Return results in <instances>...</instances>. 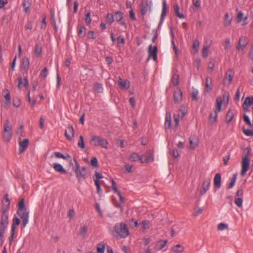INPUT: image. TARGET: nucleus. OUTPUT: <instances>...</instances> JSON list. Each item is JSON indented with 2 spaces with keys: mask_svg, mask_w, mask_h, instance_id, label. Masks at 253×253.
Returning <instances> with one entry per match:
<instances>
[{
  "mask_svg": "<svg viewBox=\"0 0 253 253\" xmlns=\"http://www.w3.org/2000/svg\"><path fill=\"white\" fill-rule=\"evenodd\" d=\"M17 213L22 219V226L25 227L29 222V211L25 206L24 199H22L18 203Z\"/></svg>",
  "mask_w": 253,
  "mask_h": 253,
  "instance_id": "nucleus-1",
  "label": "nucleus"
},
{
  "mask_svg": "<svg viewBox=\"0 0 253 253\" xmlns=\"http://www.w3.org/2000/svg\"><path fill=\"white\" fill-rule=\"evenodd\" d=\"M244 120L247 125H248L250 126H251L252 124L250 119L249 117L246 114H244Z\"/></svg>",
  "mask_w": 253,
  "mask_h": 253,
  "instance_id": "nucleus-63",
  "label": "nucleus"
},
{
  "mask_svg": "<svg viewBox=\"0 0 253 253\" xmlns=\"http://www.w3.org/2000/svg\"><path fill=\"white\" fill-rule=\"evenodd\" d=\"M174 10L175 15L180 18H183L184 16L182 13L179 12V7L177 3H175L174 5Z\"/></svg>",
  "mask_w": 253,
  "mask_h": 253,
  "instance_id": "nucleus-29",
  "label": "nucleus"
},
{
  "mask_svg": "<svg viewBox=\"0 0 253 253\" xmlns=\"http://www.w3.org/2000/svg\"><path fill=\"white\" fill-rule=\"evenodd\" d=\"M3 95L5 99V100L10 101V95L9 90L5 88L2 91Z\"/></svg>",
  "mask_w": 253,
  "mask_h": 253,
  "instance_id": "nucleus-39",
  "label": "nucleus"
},
{
  "mask_svg": "<svg viewBox=\"0 0 253 253\" xmlns=\"http://www.w3.org/2000/svg\"><path fill=\"white\" fill-rule=\"evenodd\" d=\"M95 182V184L96 186V188H97V192L98 194H100L102 193V190H101V187H100V183H99V181H96V182Z\"/></svg>",
  "mask_w": 253,
  "mask_h": 253,
  "instance_id": "nucleus-62",
  "label": "nucleus"
},
{
  "mask_svg": "<svg viewBox=\"0 0 253 253\" xmlns=\"http://www.w3.org/2000/svg\"><path fill=\"white\" fill-rule=\"evenodd\" d=\"M2 137L4 141L9 142L12 137V132H3Z\"/></svg>",
  "mask_w": 253,
  "mask_h": 253,
  "instance_id": "nucleus-28",
  "label": "nucleus"
},
{
  "mask_svg": "<svg viewBox=\"0 0 253 253\" xmlns=\"http://www.w3.org/2000/svg\"><path fill=\"white\" fill-rule=\"evenodd\" d=\"M216 109L214 110V121L216 119L217 117V112H220L221 111V107L222 105V100L220 98H217L216 100Z\"/></svg>",
  "mask_w": 253,
  "mask_h": 253,
  "instance_id": "nucleus-18",
  "label": "nucleus"
},
{
  "mask_svg": "<svg viewBox=\"0 0 253 253\" xmlns=\"http://www.w3.org/2000/svg\"><path fill=\"white\" fill-rule=\"evenodd\" d=\"M144 155L146 158H147L148 162H152L154 161V158L152 152L150 151H148Z\"/></svg>",
  "mask_w": 253,
  "mask_h": 253,
  "instance_id": "nucleus-33",
  "label": "nucleus"
},
{
  "mask_svg": "<svg viewBox=\"0 0 253 253\" xmlns=\"http://www.w3.org/2000/svg\"><path fill=\"white\" fill-rule=\"evenodd\" d=\"M87 37L89 39H94L95 38L94 32L93 31H88L87 33Z\"/></svg>",
  "mask_w": 253,
  "mask_h": 253,
  "instance_id": "nucleus-59",
  "label": "nucleus"
},
{
  "mask_svg": "<svg viewBox=\"0 0 253 253\" xmlns=\"http://www.w3.org/2000/svg\"><path fill=\"white\" fill-rule=\"evenodd\" d=\"M115 18L117 21H120L124 18V13L121 11H118L115 13Z\"/></svg>",
  "mask_w": 253,
  "mask_h": 253,
  "instance_id": "nucleus-40",
  "label": "nucleus"
},
{
  "mask_svg": "<svg viewBox=\"0 0 253 253\" xmlns=\"http://www.w3.org/2000/svg\"><path fill=\"white\" fill-rule=\"evenodd\" d=\"M184 247L179 244L173 247L172 250L175 253H181L184 251Z\"/></svg>",
  "mask_w": 253,
  "mask_h": 253,
  "instance_id": "nucleus-34",
  "label": "nucleus"
},
{
  "mask_svg": "<svg viewBox=\"0 0 253 253\" xmlns=\"http://www.w3.org/2000/svg\"><path fill=\"white\" fill-rule=\"evenodd\" d=\"M149 221L148 220H144L142 222V228L143 230H145L146 229L149 228Z\"/></svg>",
  "mask_w": 253,
  "mask_h": 253,
  "instance_id": "nucleus-57",
  "label": "nucleus"
},
{
  "mask_svg": "<svg viewBox=\"0 0 253 253\" xmlns=\"http://www.w3.org/2000/svg\"><path fill=\"white\" fill-rule=\"evenodd\" d=\"M54 155L55 157H56L57 158H62L64 160H68L71 158V157L70 155H67V156H65L59 152H54Z\"/></svg>",
  "mask_w": 253,
  "mask_h": 253,
  "instance_id": "nucleus-30",
  "label": "nucleus"
},
{
  "mask_svg": "<svg viewBox=\"0 0 253 253\" xmlns=\"http://www.w3.org/2000/svg\"><path fill=\"white\" fill-rule=\"evenodd\" d=\"M114 231L120 238H125L128 235V228L125 223L116 224L114 226Z\"/></svg>",
  "mask_w": 253,
  "mask_h": 253,
  "instance_id": "nucleus-3",
  "label": "nucleus"
},
{
  "mask_svg": "<svg viewBox=\"0 0 253 253\" xmlns=\"http://www.w3.org/2000/svg\"><path fill=\"white\" fill-rule=\"evenodd\" d=\"M22 5L24 8V11L25 12H27L30 7L29 2L26 1V0L23 1L22 3Z\"/></svg>",
  "mask_w": 253,
  "mask_h": 253,
  "instance_id": "nucleus-53",
  "label": "nucleus"
},
{
  "mask_svg": "<svg viewBox=\"0 0 253 253\" xmlns=\"http://www.w3.org/2000/svg\"><path fill=\"white\" fill-rule=\"evenodd\" d=\"M95 208L96 210L97 211V212L98 213L100 217H102L103 214H102V211L100 210V206H99V204H98V203L95 204Z\"/></svg>",
  "mask_w": 253,
  "mask_h": 253,
  "instance_id": "nucleus-61",
  "label": "nucleus"
},
{
  "mask_svg": "<svg viewBox=\"0 0 253 253\" xmlns=\"http://www.w3.org/2000/svg\"><path fill=\"white\" fill-rule=\"evenodd\" d=\"M85 22L86 25L89 24L91 22L90 13L89 12L85 14Z\"/></svg>",
  "mask_w": 253,
  "mask_h": 253,
  "instance_id": "nucleus-56",
  "label": "nucleus"
},
{
  "mask_svg": "<svg viewBox=\"0 0 253 253\" xmlns=\"http://www.w3.org/2000/svg\"><path fill=\"white\" fill-rule=\"evenodd\" d=\"M87 227L86 225H84L80 229V235L82 237H84L87 231Z\"/></svg>",
  "mask_w": 253,
  "mask_h": 253,
  "instance_id": "nucleus-50",
  "label": "nucleus"
},
{
  "mask_svg": "<svg viewBox=\"0 0 253 253\" xmlns=\"http://www.w3.org/2000/svg\"><path fill=\"white\" fill-rule=\"evenodd\" d=\"M139 156L137 153H133L130 155L129 160L131 162H134L139 160Z\"/></svg>",
  "mask_w": 253,
  "mask_h": 253,
  "instance_id": "nucleus-37",
  "label": "nucleus"
},
{
  "mask_svg": "<svg viewBox=\"0 0 253 253\" xmlns=\"http://www.w3.org/2000/svg\"><path fill=\"white\" fill-rule=\"evenodd\" d=\"M167 243V240H160L157 242L156 245V248L157 250H161L163 249Z\"/></svg>",
  "mask_w": 253,
  "mask_h": 253,
  "instance_id": "nucleus-25",
  "label": "nucleus"
},
{
  "mask_svg": "<svg viewBox=\"0 0 253 253\" xmlns=\"http://www.w3.org/2000/svg\"><path fill=\"white\" fill-rule=\"evenodd\" d=\"M29 144V140L25 139L22 141L19 142V154H21L26 150Z\"/></svg>",
  "mask_w": 253,
  "mask_h": 253,
  "instance_id": "nucleus-15",
  "label": "nucleus"
},
{
  "mask_svg": "<svg viewBox=\"0 0 253 253\" xmlns=\"http://www.w3.org/2000/svg\"><path fill=\"white\" fill-rule=\"evenodd\" d=\"M178 78H179L178 75H177V74H174L173 75L172 79H171V81H172V84L174 85H177L178 84Z\"/></svg>",
  "mask_w": 253,
  "mask_h": 253,
  "instance_id": "nucleus-46",
  "label": "nucleus"
},
{
  "mask_svg": "<svg viewBox=\"0 0 253 253\" xmlns=\"http://www.w3.org/2000/svg\"><path fill=\"white\" fill-rule=\"evenodd\" d=\"M251 148L247 147L246 149L245 152H244V155L242 157V169L241 171V175L244 176L250 167V155L251 153Z\"/></svg>",
  "mask_w": 253,
  "mask_h": 253,
  "instance_id": "nucleus-2",
  "label": "nucleus"
},
{
  "mask_svg": "<svg viewBox=\"0 0 253 253\" xmlns=\"http://www.w3.org/2000/svg\"><path fill=\"white\" fill-rule=\"evenodd\" d=\"M52 167L56 172L60 174H65L67 172L61 164L55 163L53 165Z\"/></svg>",
  "mask_w": 253,
  "mask_h": 253,
  "instance_id": "nucleus-19",
  "label": "nucleus"
},
{
  "mask_svg": "<svg viewBox=\"0 0 253 253\" xmlns=\"http://www.w3.org/2000/svg\"><path fill=\"white\" fill-rule=\"evenodd\" d=\"M48 70L46 67H44L40 73V76L43 78H45L47 76Z\"/></svg>",
  "mask_w": 253,
  "mask_h": 253,
  "instance_id": "nucleus-55",
  "label": "nucleus"
},
{
  "mask_svg": "<svg viewBox=\"0 0 253 253\" xmlns=\"http://www.w3.org/2000/svg\"><path fill=\"white\" fill-rule=\"evenodd\" d=\"M106 244L104 242L99 243L97 246V253H104Z\"/></svg>",
  "mask_w": 253,
  "mask_h": 253,
  "instance_id": "nucleus-26",
  "label": "nucleus"
},
{
  "mask_svg": "<svg viewBox=\"0 0 253 253\" xmlns=\"http://www.w3.org/2000/svg\"><path fill=\"white\" fill-rule=\"evenodd\" d=\"M200 45V42L198 40H196L194 41L193 43V48L194 49L195 52H197L198 50V48Z\"/></svg>",
  "mask_w": 253,
  "mask_h": 253,
  "instance_id": "nucleus-47",
  "label": "nucleus"
},
{
  "mask_svg": "<svg viewBox=\"0 0 253 253\" xmlns=\"http://www.w3.org/2000/svg\"><path fill=\"white\" fill-rule=\"evenodd\" d=\"M151 10V3L148 0H143L140 5V12L144 16L147 12Z\"/></svg>",
  "mask_w": 253,
  "mask_h": 253,
  "instance_id": "nucleus-7",
  "label": "nucleus"
},
{
  "mask_svg": "<svg viewBox=\"0 0 253 253\" xmlns=\"http://www.w3.org/2000/svg\"><path fill=\"white\" fill-rule=\"evenodd\" d=\"M171 126V117L170 114L167 113L165 118V127L166 129H168Z\"/></svg>",
  "mask_w": 253,
  "mask_h": 253,
  "instance_id": "nucleus-21",
  "label": "nucleus"
},
{
  "mask_svg": "<svg viewBox=\"0 0 253 253\" xmlns=\"http://www.w3.org/2000/svg\"><path fill=\"white\" fill-rule=\"evenodd\" d=\"M213 184L216 188L219 189L221 186V175L219 173L215 174L213 178Z\"/></svg>",
  "mask_w": 253,
  "mask_h": 253,
  "instance_id": "nucleus-17",
  "label": "nucleus"
},
{
  "mask_svg": "<svg viewBox=\"0 0 253 253\" xmlns=\"http://www.w3.org/2000/svg\"><path fill=\"white\" fill-rule=\"evenodd\" d=\"M91 143L94 146H101L107 148L108 143L107 141L103 138L97 135H92L91 137Z\"/></svg>",
  "mask_w": 253,
  "mask_h": 253,
  "instance_id": "nucleus-4",
  "label": "nucleus"
},
{
  "mask_svg": "<svg viewBox=\"0 0 253 253\" xmlns=\"http://www.w3.org/2000/svg\"><path fill=\"white\" fill-rule=\"evenodd\" d=\"M8 223V215L3 213L1 215L0 222V244L2 242V238L5 230Z\"/></svg>",
  "mask_w": 253,
  "mask_h": 253,
  "instance_id": "nucleus-5",
  "label": "nucleus"
},
{
  "mask_svg": "<svg viewBox=\"0 0 253 253\" xmlns=\"http://www.w3.org/2000/svg\"><path fill=\"white\" fill-rule=\"evenodd\" d=\"M244 133L247 136H253V130L251 129H246L244 127L242 128Z\"/></svg>",
  "mask_w": 253,
  "mask_h": 253,
  "instance_id": "nucleus-51",
  "label": "nucleus"
},
{
  "mask_svg": "<svg viewBox=\"0 0 253 253\" xmlns=\"http://www.w3.org/2000/svg\"><path fill=\"white\" fill-rule=\"evenodd\" d=\"M237 173H235L233 175V176L231 179V181L229 183L228 186H227L228 189H231L234 187L235 183L236 182V179H237Z\"/></svg>",
  "mask_w": 253,
  "mask_h": 253,
  "instance_id": "nucleus-27",
  "label": "nucleus"
},
{
  "mask_svg": "<svg viewBox=\"0 0 253 253\" xmlns=\"http://www.w3.org/2000/svg\"><path fill=\"white\" fill-rule=\"evenodd\" d=\"M208 47L204 46L202 50V54L204 58H207L208 56Z\"/></svg>",
  "mask_w": 253,
  "mask_h": 253,
  "instance_id": "nucleus-52",
  "label": "nucleus"
},
{
  "mask_svg": "<svg viewBox=\"0 0 253 253\" xmlns=\"http://www.w3.org/2000/svg\"><path fill=\"white\" fill-rule=\"evenodd\" d=\"M93 89L97 93H102L103 90L102 84L100 83H95L93 86Z\"/></svg>",
  "mask_w": 253,
  "mask_h": 253,
  "instance_id": "nucleus-24",
  "label": "nucleus"
},
{
  "mask_svg": "<svg viewBox=\"0 0 253 253\" xmlns=\"http://www.w3.org/2000/svg\"><path fill=\"white\" fill-rule=\"evenodd\" d=\"M231 19L229 17L228 14L227 13L225 15L224 25L227 27L231 23Z\"/></svg>",
  "mask_w": 253,
  "mask_h": 253,
  "instance_id": "nucleus-42",
  "label": "nucleus"
},
{
  "mask_svg": "<svg viewBox=\"0 0 253 253\" xmlns=\"http://www.w3.org/2000/svg\"><path fill=\"white\" fill-rule=\"evenodd\" d=\"M3 132H12V126L8 120H6L4 123Z\"/></svg>",
  "mask_w": 253,
  "mask_h": 253,
  "instance_id": "nucleus-23",
  "label": "nucleus"
},
{
  "mask_svg": "<svg viewBox=\"0 0 253 253\" xmlns=\"http://www.w3.org/2000/svg\"><path fill=\"white\" fill-rule=\"evenodd\" d=\"M211 185V181L209 179H206L204 180L202 184V189L200 191L199 194L200 195H203L208 190Z\"/></svg>",
  "mask_w": 253,
  "mask_h": 253,
  "instance_id": "nucleus-13",
  "label": "nucleus"
},
{
  "mask_svg": "<svg viewBox=\"0 0 253 253\" xmlns=\"http://www.w3.org/2000/svg\"><path fill=\"white\" fill-rule=\"evenodd\" d=\"M157 51L158 48L157 46H152V45H150L148 47V59L152 58L154 61L157 60Z\"/></svg>",
  "mask_w": 253,
  "mask_h": 253,
  "instance_id": "nucleus-9",
  "label": "nucleus"
},
{
  "mask_svg": "<svg viewBox=\"0 0 253 253\" xmlns=\"http://www.w3.org/2000/svg\"><path fill=\"white\" fill-rule=\"evenodd\" d=\"M209 82L210 84L211 83V79L210 78L207 77L206 80V87L208 92L211 90V88L209 86Z\"/></svg>",
  "mask_w": 253,
  "mask_h": 253,
  "instance_id": "nucleus-43",
  "label": "nucleus"
},
{
  "mask_svg": "<svg viewBox=\"0 0 253 253\" xmlns=\"http://www.w3.org/2000/svg\"><path fill=\"white\" fill-rule=\"evenodd\" d=\"M74 133L75 131L73 126L69 125L65 130V136L68 140L71 141L74 136Z\"/></svg>",
  "mask_w": 253,
  "mask_h": 253,
  "instance_id": "nucleus-11",
  "label": "nucleus"
},
{
  "mask_svg": "<svg viewBox=\"0 0 253 253\" xmlns=\"http://www.w3.org/2000/svg\"><path fill=\"white\" fill-rule=\"evenodd\" d=\"M42 48L38 44H36L35 47V52L37 54V56H39L42 53Z\"/></svg>",
  "mask_w": 253,
  "mask_h": 253,
  "instance_id": "nucleus-45",
  "label": "nucleus"
},
{
  "mask_svg": "<svg viewBox=\"0 0 253 253\" xmlns=\"http://www.w3.org/2000/svg\"><path fill=\"white\" fill-rule=\"evenodd\" d=\"M29 66V60L27 57H25L22 59V66L23 69L27 70Z\"/></svg>",
  "mask_w": 253,
  "mask_h": 253,
  "instance_id": "nucleus-31",
  "label": "nucleus"
},
{
  "mask_svg": "<svg viewBox=\"0 0 253 253\" xmlns=\"http://www.w3.org/2000/svg\"><path fill=\"white\" fill-rule=\"evenodd\" d=\"M107 21L110 24H112L114 21V16L113 14L108 13L107 15Z\"/></svg>",
  "mask_w": 253,
  "mask_h": 253,
  "instance_id": "nucleus-49",
  "label": "nucleus"
},
{
  "mask_svg": "<svg viewBox=\"0 0 253 253\" xmlns=\"http://www.w3.org/2000/svg\"><path fill=\"white\" fill-rule=\"evenodd\" d=\"M78 146L79 147H80L82 149H84L85 147L84 141V137L82 135L80 136V140L79 141V142L78 143Z\"/></svg>",
  "mask_w": 253,
  "mask_h": 253,
  "instance_id": "nucleus-44",
  "label": "nucleus"
},
{
  "mask_svg": "<svg viewBox=\"0 0 253 253\" xmlns=\"http://www.w3.org/2000/svg\"><path fill=\"white\" fill-rule=\"evenodd\" d=\"M20 222V220L17 217L15 216L13 218V222L11 226V230L12 231H15L16 225H18Z\"/></svg>",
  "mask_w": 253,
  "mask_h": 253,
  "instance_id": "nucleus-32",
  "label": "nucleus"
},
{
  "mask_svg": "<svg viewBox=\"0 0 253 253\" xmlns=\"http://www.w3.org/2000/svg\"><path fill=\"white\" fill-rule=\"evenodd\" d=\"M251 105V99L250 97H246L245 102L243 104V107L244 109L248 108L249 106Z\"/></svg>",
  "mask_w": 253,
  "mask_h": 253,
  "instance_id": "nucleus-41",
  "label": "nucleus"
},
{
  "mask_svg": "<svg viewBox=\"0 0 253 253\" xmlns=\"http://www.w3.org/2000/svg\"><path fill=\"white\" fill-rule=\"evenodd\" d=\"M182 92L179 89L176 88L173 92V100L175 103L178 104L182 99Z\"/></svg>",
  "mask_w": 253,
  "mask_h": 253,
  "instance_id": "nucleus-14",
  "label": "nucleus"
},
{
  "mask_svg": "<svg viewBox=\"0 0 253 253\" xmlns=\"http://www.w3.org/2000/svg\"><path fill=\"white\" fill-rule=\"evenodd\" d=\"M86 33V28L83 26H79L78 27V35L80 37L83 38Z\"/></svg>",
  "mask_w": 253,
  "mask_h": 253,
  "instance_id": "nucleus-22",
  "label": "nucleus"
},
{
  "mask_svg": "<svg viewBox=\"0 0 253 253\" xmlns=\"http://www.w3.org/2000/svg\"><path fill=\"white\" fill-rule=\"evenodd\" d=\"M187 112V108L184 105H181L180 106L177 115H176L177 116H178L180 118H182L184 116L185 114Z\"/></svg>",
  "mask_w": 253,
  "mask_h": 253,
  "instance_id": "nucleus-20",
  "label": "nucleus"
},
{
  "mask_svg": "<svg viewBox=\"0 0 253 253\" xmlns=\"http://www.w3.org/2000/svg\"><path fill=\"white\" fill-rule=\"evenodd\" d=\"M118 85L121 89H127L129 87L130 83L127 80L123 81L122 79L119 77L118 80Z\"/></svg>",
  "mask_w": 253,
  "mask_h": 253,
  "instance_id": "nucleus-16",
  "label": "nucleus"
},
{
  "mask_svg": "<svg viewBox=\"0 0 253 253\" xmlns=\"http://www.w3.org/2000/svg\"><path fill=\"white\" fill-rule=\"evenodd\" d=\"M198 90L196 88H193L191 97L192 99L195 101H197L198 99Z\"/></svg>",
  "mask_w": 253,
  "mask_h": 253,
  "instance_id": "nucleus-38",
  "label": "nucleus"
},
{
  "mask_svg": "<svg viewBox=\"0 0 253 253\" xmlns=\"http://www.w3.org/2000/svg\"><path fill=\"white\" fill-rule=\"evenodd\" d=\"M228 228V225L224 223H220L218 225L217 229L219 231H222Z\"/></svg>",
  "mask_w": 253,
  "mask_h": 253,
  "instance_id": "nucleus-48",
  "label": "nucleus"
},
{
  "mask_svg": "<svg viewBox=\"0 0 253 253\" xmlns=\"http://www.w3.org/2000/svg\"><path fill=\"white\" fill-rule=\"evenodd\" d=\"M162 5H163L162 11V13L161 15V18H160V21H159V23L158 24V28H160L161 27V25H162V24L164 21L165 16L166 15L167 11L168 9V7L167 6V2H166V0H164L163 1Z\"/></svg>",
  "mask_w": 253,
  "mask_h": 253,
  "instance_id": "nucleus-8",
  "label": "nucleus"
},
{
  "mask_svg": "<svg viewBox=\"0 0 253 253\" xmlns=\"http://www.w3.org/2000/svg\"><path fill=\"white\" fill-rule=\"evenodd\" d=\"M234 113L232 111L229 110L226 116V121L227 123L230 122L234 117Z\"/></svg>",
  "mask_w": 253,
  "mask_h": 253,
  "instance_id": "nucleus-35",
  "label": "nucleus"
},
{
  "mask_svg": "<svg viewBox=\"0 0 253 253\" xmlns=\"http://www.w3.org/2000/svg\"><path fill=\"white\" fill-rule=\"evenodd\" d=\"M10 205V200L8 199V195L7 194H5L4 195V200L2 201V215L3 214V213H5V214L7 215L6 213L7 210L8 208H9Z\"/></svg>",
  "mask_w": 253,
  "mask_h": 253,
  "instance_id": "nucleus-10",
  "label": "nucleus"
},
{
  "mask_svg": "<svg viewBox=\"0 0 253 253\" xmlns=\"http://www.w3.org/2000/svg\"><path fill=\"white\" fill-rule=\"evenodd\" d=\"M95 178L94 179V182L99 181V179H101L103 177L102 174L97 172H95Z\"/></svg>",
  "mask_w": 253,
  "mask_h": 253,
  "instance_id": "nucleus-60",
  "label": "nucleus"
},
{
  "mask_svg": "<svg viewBox=\"0 0 253 253\" xmlns=\"http://www.w3.org/2000/svg\"><path fill=\"white\" fill-rule=\"evenodd\" d=\"M203 209L201 208H198L195 210V211L193 212V215L194 216H197L198 214H200L203 212Z\"/></svg>",
  "mask_w": 253,
  "mask_h": 253,
  "instance_id": "nucleus-64",
  "label": "nucleus"
},
{
  "mask_svg": "<svg viewBox=\"0 0 253 253\" xmlns=\"http://www.w3.org/2000/svg\"><path fill=\"white\" fill-rule=\"evenodd\" d=\"M249 42V40L246 37H242L240 38L236 49L239 50L241 48H244Z\"/></svg>",
  "mask_w": 253,
  "mask_h": 253,
  "instance_id": "nucleus-12",
  "label": "nucleus"
},
{
  "mask_svg": "<svg viewBox=\"0 0 253 253\" xmlns=\"http://www.w3.org/2000/svg\"><path fill=\"white\" fill-rule=\"evenodd\" d=\"M243 199L241 198H237L235 200V204L239 207H241L242 206Z\"/></svg>",
  "mask_w": 253,
  "mask_h": 253,
  "instance_id": "nucleus-54",
  "label": "nucleus"
},
{
  "mask_svg": "<svg viewBox=\"0 0 253 253\" xmlns=\"http://www.w3.org/2000/svg\"><path fill=\"white\" fill-rule=\"evenodd\" d=\"M233 78V74L232 70H229L227 71L225 75V78L227 80L229 83H231Z\"/></svg>",
  "mask_w": 253,
  "mask_h": 253,
  "instance_id": "nucleus-36",
  "label": "nucleus"
},
{
  "mask_svg": "<svg viewBox=\"0 0 253 253\" xmlns=\"http://www.w3.org/2000/svg\"><path fill=\"white\" fill-rule=\"evenodd\" d=\"M91 165L94 168H96L98 166V161L95 157L92 158L91 160Z\"/></svg>",
  "mask_w": 253,
  "mask_h": 253,
  "instance_id": "nucleus-58",
  "label": "nucleus"
},
{
  "mask_svg": "<svg viewBox=\"0 0 253 253\" xmlns=\"http://www.w3.org/2000/svg\"><path fill=\"white\" fill-rule=\"evenodd\" d=\"M76 168L75 170V172L76 175V177L78 179L81 178H85L86 177L87 171L85 167H80L79 165L76 163Z\"/></svg>",
  "mask_w": 253,
  "mask_h": 253,
  "instance_id": "nucleus-6",
  "label": "nucleus"
}]
</instances>
